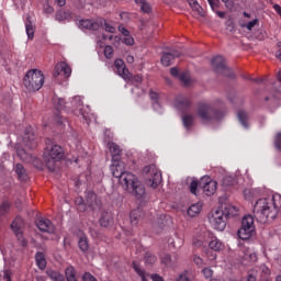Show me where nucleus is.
Instances as JSON below:
<instances>
[{
    "mask_svg": "<svg viewBox=\"0 0 281 281\" xmlns=\"http://www.w3.org/2000/svg\"><path fill=\"white\" fill-rule=\"evenodd\" d=\"M124 169V161L112 160V165L110 166L112 177L119 179L123 190H126V192L133 194L137 201H144V199H146V187H144L137 176H135L133 172L125 171Z\"/></svg>",
    "mask_w": 281,
    "mask_h": 281,
    "instance_id": "obj_1",
    "label": "nucleus"
},
{
    "mask_svg": "<svg viewBox=\"0 0 281 281\" xmlns=\"http://www.w3.org/2000/svg\"><path fill=\"white\" fill-rule=\"evenodd\" d=\"M281 210V194L274 193L269 198L257 200L254 205V216L258 223H271L278 217Z\"/></svg>",
    "mask_w": 281,
    "mask_h": 281,
    "instance_id": "obj_2",
    "label": "nucleus"
},
{
    "mask_svg": "<svg viewBox=\"0 0 281 281\" xmlns=\"http://www.w3.org/2000/svg\"><path fill=\"white\" fill-rule=\"evenodd\" d=\"M236 216H238V209L232 204H225L222 211L217 210L209 215V222L214 229L223 232L227 227V220Z\"/></svg>",
    "mask_w": 281,
    "mask_h": 281,
    "instance_id": "obj_3",
    "label": "nucleus"
},
{
    "mask_svg": "<svg viewBox=\"0 0 281 281\" xmlns=\"http://www.w3.org/2000/svg\"><path fill=\"white\" fill-rule=\"evenodd\" d=\"M227 115L225 110H218L211 104H199L196 110V116L201 120L202 124H212V122H222Z\"/></svg>",
    "mask_w": 281,
    "mask_h": 281,
    "instance_id": "obj_4",
    "label": "nucleus"
},
{
    "mask_svg": "<svg viewBox=\"0 0 281 281\" xmlns=\"http://www.w3.org/2000/svg\"><path fill=\"white\" fill-rule=\"evenodd\" d=\"M45 85V75L38 69L29 70L23 78V86L25 87L29 93H35L40 91Z\"/></svg>",
    "mask_w": 281,
    "mask_h": 281,
    "instance_id": "obj_5",
    "label": "nucleus"
},
{
    "mask_svg": "<svg viewBox=\"0 0 281 281\" xmlns=\"http://www.w3.org/2000/svg\"><path fill=\"white\" fill-rule=\"evenodd\" d=\"M65 157V151L63 150V147L59 145H52L50 148H48L47 151L44 154V161L46 168L54 172L56 170V161H60Z\"/></svg>",
    "mask_w": 281,
    "mask_h": 281,
    "instance_id": "obj_6",
    "label": "nucleus"
},
{
    "mask_svg": "<svg viewBox=\"0 0 281 281\" xmlns=\"http://www.w3.org/2000/svg\"><path fill=\"white\" fill-rule=\"evenodd\" d=\"M256 234V225L254 224V217L248 214L241 218L240 228L237 231V236L241 240H249L251 236Z\"/></svg>",
    "mask_w": 281,
    "mask_h": 281,
    "instance_id": "obj_7",
    "label": "nucleus"
},
{
    "mask_svg": "<svg viewBox=\"0 0 281 281\" xmlns=\"http://www.w3.org/2000/svg\"><path fill=\"white\" fill-rule=\"evenodd\" d=\"M211 65L215 71V74H221L222 76H225L226 78H236V75L234 71L225 65V57L222 55H217L213 57L211 60Z\"/></svg>",
    "mask_w": 281,
    "mask_h": 281,
    "instance_id": "obj_8",
    "label": "nucleus"
},
{
    "mask_svg": "<svg viewBox=\"0 0 281 281\" xmlns=\"http://www.w3.org/2000/svg\"><path fill=\"white\" fill-rule=\"evenodd\" d=\"M143 172L149 175V179L147 180V186L150 188H157L159 183L162 181L161 171L157 169L155 165H149L144 167Z\"/></svg>",
    "mask_w": 281,
    "mask_h": 281,
    "instance_id": "obj_9",
    "label": "nucleus"
},
{
    "mask_svg": "<svg viewBox=\"0 0 281 281\" xmlns=\"http://www.w3.org/2000/svg\"><path fill=\"white\" fill-rule=\"evenodd\" d=\"M23 218L21 216H16L11 223V231L13 232L14 236L18 238L20 245L22 247H27V239L23 236Z\"/></svg>",
    "mask_w": 281,
    "mask_h": 281,
    "instance_id": "obj_10",
    "label": "nucleus"
},
{
    "mask_svg": "<svg viewBox=\"0 0 281 281\" xmlns=\"http://www.w3.org/2000/svg\"><path fill=\"white\" fill-rule=\"evenodd\" d=\"M103 22L104 20H102V18H98L95 20L86 19V20H80L77 23V25L79 30H89L90 32H98L101 23Z\"/></svg>",
    "mask_w": 281,
    "mask_h": 281,
    "instance_id": "obj_11",
    "label": "nucleus"
},
{
    "mask_svg": "<svg viewBox=\"0 0 281 281\" xmlns=\"http://www.w3.org/2000/svg\"><path fill=\"white\" fill-rule=\"evenodd\" d=\"M35 225L37 229H40V232H44V234H54L56 232V226L47 217H38L35 221Z\"/></svg>",
    "mask_w": 281,
    "mask_h": 281,
    "instance_id": "obj_12",
    "label": "nucleus"
},
{
    "mask_svg": "<svg viewBox=\"0 0 281 281\" xmlns=\"http://www.w3.org/2000/svg\"><path fill=\"white\" fill-rule=\"evenodd\" d=\"M200 186L203 188V192L206 196H212L216 192V181L212 180L210 176H205L201 179Z\"/></svg>",
    "mask_w": 281,
    "mask_h": 281,
    "instance_id": "obj_13",
    "label": "nucleus"
},
{
    "mask_svg": "<svg viewBox=\"0 0 281 281\" xmlns=\"http://www.w3.org/2000/svg\"><path fill=\"white\" fill-rule=\"evenodd\" d=\"M54 78H58V76H64V78H71V67L67 61H60L55 66Z\"/></svg>",
    "mask_w": 281,
    "mask_h": 281,
    "instance_id": "obj_14",
    "label": "nucleus"
},
{
    "mask_svg": "<svg viewBox=\"0 0 281 281\" xmlns=\"http://www.w3.org/2000/svg\"><path fill=\"white\" fill-rule=\"evenodd\" d=\"M192 106V101L188 97L179 95L175 101V109L180 113H188Z\"/></svg>",
    "mask_w": 281,
    "mask_h": 281,
    "instance_id": "obj_15",
    "label": "nucleus"
},
{
    "mask_svg": "<svg viewBox=\"0 0 281 281\" xmlns=\"http://www.w3.org/2000/svg\"><path fill=\"white\" fill-rule=\"evenodd\" d=\"M86 203L91 210H100L102 207V201L98 199V194L93 191H88L86 193Z\"/></svg>",
    "mask_w": 281,
    "mask_h": 281,
    "instance_id": "obj_16",
    "label": "nucleus"
},
{
    "mask_svg": "<svg viewBox=\"0 0 281 281\" xmlns=\"http://www.w3.org/2000/svg\"><path fill=\"white\" fill-rule=\"evenodd\" d=\"M179 56H181V52L177 49H171L170 52H164L160 59L161 65H164V67H170L172 65V60H175V58H179Z\"/></svg>",
    "mask_w": 281,
    "mask_h": 281,
    "instance_id": "obj_17",
    "label": "nucleus"
},
{
    "mask_svg": "<svg viewBox=\"0 0 281 281\" xmlns=\"http://www.w3.org/2000/svg\"><path fill=\"white\" fill-rule=\"evenodd\" d=\"M22 142L27 146V148H36V136L34 135L32 127L25 128Z\"/></svg>",
    "mask_w": 281,
    "mask_h": 281,
    "instance_id": "obj_18",
    "label": "nucleus"
},
{
    "mask_svg": "<svg viewBox=\"0 0 281 281\" xmlns=\"http://www.w3.org/2000/svg\"><path fill=\"white\" fill-rule=\"evenodd\" d=\"M99 223H100L101 227H105V228L113 227V225L115 224L113 214L109 213V212H103L101 214Z\"/></svg>",
    "mask_w": 281,
    "mask_h": 281,
    "instance_id": "obj_19",
    "label": "nucleus"
},
{
    "mask_svg": "<svg viewBox=\"0 0 281 281\" xmlns=\"http://www.w3.org/2000/svg\"><path fill=\"white\" fill-rule=\"evenodd\" d=\"M149 98L151 100V105H153L154 111H156V113H159V115H161L164 113V108L159 103V93L150 90Z\"/></svg>",
    "mask_w": 281,
    "mask_h": 281,
    "instance_id": "obj_20",
    "label": "nucleus"
},
{
    "mask_svg": "<svg viewBox=\"0 0 281 281\" xmlns=\"http://www.w3.org/2000/svg\"><path fill=\"white\" fill-rule=\"evenodd\" d=\"M108 146L111 153L112 161L122 160V148H120V145L112 142V143H109Z\"/></svg>",
    "mask_w": 281,
    "mask_h": 281,
    "instance_id": "obj_21",
    "label": "nucleus"
},
{
    "mask_svg": "<svg viewBox=\"0 0 281 281\" xmlns=\"http://www.w3.org/2000/svg\"><path fill=\"white\" fill-rule=\"evenodd\" d=\"M114 67L119 76H122V78H128V68H126V64H124V60L116 59L114 61Z\"/></svg>",
    "mask_w": 281,
    "mask_h": 281,
    "instance_id": "obj_22",
    "label": "nucleus"
},
{
    "mask_svg": "<svg viewBox=\"0 0 281 281\" xmlns=\"http://www.w3.org/2000/svg\"><path fill=\"white\" fill-rule=\"evenodd\" d=\"M35 262L41 271H45V269L47 268V259L45 258V252L37 251L35 254Z\"/></svg>",
    "mask_w": 281,
    "mask_h": 281,
    "instance_id": "obj_23",
    "label": "nucleus"
},
{
    "mask_svg": "<svg viewBox=\"0 0 281 281\" xmlns=\"http://www.w3.org/2000/svg\"><path fill=\"white\" fill-rule=\"evenodd\" d=\"M52 102L56 111H65V109H67V102H65V99L57 97L56 94L53 95Z\"/></svg>",
    "mask_w": 281,
    "mask_h": 281,
    "instance_id": "obj_24",
    "label": "nucleus"
},
{
    "mask_svg": "<svg viewBox=\"0 0 281 281\" xmlns=\"http://www.w3.org/2000/svg\"><path fill=\"white\" fill-rule=\"evenodd\" d=\"M71 19H74V15H71L69 11L59 10L55 14V20L59 23H63V21H71Z\"/></svg>",
    "mask_w": 281,
    "mask_h": 281,
    "instance_id": "obj_25",
    "label": "nucleus"
},
{
    "mask_svg": "<svg viewBox=\"0 0 281 281\" xmlns=\"http://www.w3.org/2000/svg\"><path fill=\"white\" fill-rule=\"evenodd\" d=\"M46 276L52 281H65V274L60 273L59 271H56L54 269H47Z\"/></svg>",
    "mask_w": 281,
    "mask_h": 281,
    "instance_id": "obj_26",
    "label": "nucleus"
},
{
    "mask_svg": "<svg viewBox=\"0 0 281 281\" xmlns=\"http://www.w3.org/2000/svg\"><path fill=\"white\" fill-rule=\"evenodd\" d=\"M25 32L29 41H32L34 38V24L32 23V20H30V16L25 20Z\"/></svg>",
    "mask_w": 281,
    "mask_h": 281,
    "instance_id": "obj_27",
    "label": "nucleus"
},
{
    "mask_svg": "<svg viewBox=\"0 0 281 281\" xmlns=\"http://www.w3.org/2000/svg\"><path fill=\"white\" fill-rule=\"evenodd\" d=\"M78 248L82 254H87L89 251V238L86 235H82L78 239Z\"/></svg>",
    "mask_w": 281,
    "mask_h": 281,
    "instance_id": "obj_28",
    "label": "nucleus"
},
{
    "mask_svg": "<svg viewBox=\"0 0 281 281\" xmlns=\"http://www.w3.org/2000/svg\"><path fill=\"white\" fill-rule=\"evenodd\" d=\"M136 5L140 8V11L144 12V14H150L153 12V8L150 7V3L146 0H134Z\"/></svg>",
    "mask_w": 281,
    "mask_h": 281,
    "instance_id": "obj_29",
    "label": "nucleus"
},
{
    "mask_svg": "<svg viewBox=\"0 0 281 281\" xmlns=\"http://www.w3.org/2000/svg\"><path fill=\"white\" fill-rule=\"evenodd\" d=\"M132 269H134L137 276H139L142 281H148V279L146 278V270L142 269V266H139V263L133 261Z\"/></svg>",
    "mask_w": 281,
    "mask_h": 281,
    "instance_id": "obj_30",
    "label": "nucleus"
},
{
    "mask_svg": "<svg viewBox=\"0 0 281 281\" xmlns=\"http://www.w3.org/2000/svg\"><path fill=\"white\" fill-rule=\"evenodd\" d=\"M15 175H18L20 181H27V173L25 172V167L21 164L15 165Z\"/></svg>",
    "mask_w": 281,
    "mask_h": 281,
    "instance_id": "obj_31",
    "label": "nucleus"
},
{
    "mask_svg": "<svg viewBox=\"0 0 281 281\" xmlns=\"http://www.w3.org/2000/svg\"><path fill=\"white\" fill-rule=\"evenodd\" d=\"M237 117H238V121L239 123L241 124V126H244V128H249V117L247 116V112L240 110L238 113H237Z\"/></svg>",
    "mask_w": 281,
    "mask_h": 281,
    "instance_id": "obj_32",
    "label": "nucleus"
},
{
    "mask_svg": "<svg viewBox=\"0 0 281 281\" xmlns=\"http://www.w3.org/2000/svg\"><path fill=\"white\" fill-rule=\"evenodd\" d=\"M139 218H142V210L136 209V210L131 211L130 221H131L132 225H137V223H139Z\"/></svg>",
    "mask_w": 281,
    "mask_h": 281,
    "instance_id": "obj_33",
    "label": "nucleus"
},
{
    "mask_svg": "<svg viewBox=\"0 0 281 281\" xmlns=\"http://www.w3.org/2000/svg\"><path fill=\"white\" fill-rule=\"evenodd\" d=\"M182 124L187 131H190V128H192V125L194 124V116H192L190 114L183 115Z\"/></svg>",
    "mask_w": 281,
    "mask_h": 281,
    "instance_id": "obj_34",
    "label": "nucleus"
},
{
    "mask_svg": "<svg viewBox=\"0 0 281 281\" xmlns=\"http://www.w3.org/2000/svg\"><path fill=\"white\" fill-rule=\"evenodd\" d=\"M65 277L67 281H78L76 278V268H74V266L66 268Z\"/></svg>",
    "mask_w": 281,
    "mask_h": 281,
    "instance_id": "obj_35",
    "label": "nucleus"
},
{
    "mask_svg": "<svg viewBox=\"0 0 281 281\" xmlns=\"http://www.w3.org/2000/svg\"><path fill=\"white\" fill-rule=\"evenodd\" d=\"M209 247L210 249H212L213 251H221L223 249V241H221L218 238H213L210 243H209Z\"/></svg>",
    "mask_w": 281,
    "mask_h": 281,
    "instance_id": "obj_36",
    "label": "nucleus"
},
{
    "mask_svg": "<svg viewBox=\"0 0 281 281\" xmlns=\"http://www.w3.org/2000/svg\"><path fill=\"white\" fill-rule=\"evenodd\" d=\"M144 261L145 265H149L150 267H153V265L157 262V256L150 251H146L144 255Z\"/></svg>",
    "mask_w": 281,
    "mask_h": 281,
    "instance_id": "obj_37",
    "label": "nucleus"
},
{
    "mask_svg": "<svg viewBox=\"0 0 281 281\" xmlns=\"http://www.w3.org/2000/svg\"><path fill=\"white\" fill-rule=\"evenodd\" d=\"M237 180L234 176H226L222 180V184L224 188H232V186H236Z\"/></svg>",
    "mask_w": 281,
    "mask_h": 281,
    "instance_id": "obj_38",
    "label": "nucleus"
},
{
    "mask_svg": "<svg viewBox=\"0 0 281 281\" xmlns=\"http://www.w3.org/2000/svg\"><path fill=\"white\" fill-rule=\"evenodd\" d=\"M54 122L55 124H57V126H65V124H69V121L65 117H63V115H60V113L56 112L54 115Z\"/></svg>",
    "mask_w": 281,
    "mask_h": 281,
    "instance_id": "obj_39",
    "label": "nucleus"
},
{
    "mask_svg": "<svg viewBox=\"0 0 281 281\" xmlns=\"http://www.w3.org/2000/svg\"><path fill=\"white\" fill-rule=\"evenodd\" d=\"M75 205H77L78 212H87V204L85 203V199H82V196L76 198Z\"/></svg>",
    "mask_w": 281,
    "mask_h": 281,
    "instance_id": "obj_40",
    "label": "nucleus"
},
{
    "mask_svg": "<svg viewBox=\"0 0 281 281\" xmlns=\"http://www.w3.org/2000/svg\"><path fill=\"white\" fill-rule=\"evenodd\" d=\"M102 21L103 22H101L100 27H102V30H104L105 32H109L110 34H115V26L106 22L104 18H102Z\"/></svg>",
    "mask_w": 281,
    "mask_h": 281,
    "instance_id": "obj_41",
    "label": "nucleus"
},
{
    "mask_svg": "<svg viewBox=\"0 0 281 281\" xmlns=\"http://www.w3.org/2000/svg\"><path fill=\"white\" fill-rule=\"evenodd\" d=\"M201 212V204H191L188 209V215L194 217L195 214Z\"/></svg>",
    "mask_w": 281,
    "mask_h": 281,
    "instance_id": "obj_42",
    "label": "nucleus"
},
{
    "mask_svg": "<svg viewBox=\"0 0 281 281\" xmlns=\"http://www.w3.org/2000/svg\"><path fill=\"white\" fill-rule=\"evenodd\" d=\"M16 155H18V157H20V159L22 160V161H30V154H27V151H25V149H23V148H18L16 149Z\"/></svg>",
    "mask_w": 281,
    "mask_h": 281,
    "instance_id": "obj_43",
    "label": "nucleus"
},
{
    "mask_svg": "<svg viewBox=\"0 0 281 281\" xmlns=\"http://www.w3.org/2000/svg\"><path fill=\"white\" fill-rule=\"evenodd\" d=\"M161 263L165 267H172V257L169 254H165L160 257Z\"/></svg>",
    "mask_w": 281,
    "mask_h": 281,
    "instance_id": "obj_44",
    "label": "nucleus"
},
{
    "mask_svg": "<svg viewBox=\"0 0 281 281\" xmlns=\"http://www.w3.org/2000/svg\"><path fill=\"white\" fill-rule=\"evenodd\" d=\"M10 207H12V204L9 201H3L0 204V213L8 214V212H10Z\"/></svg>",
    "mask_w": 281,
    "mask_h": 281,
    "instance_id": "obj_45",
    "label": "nucleus"
},
{
    "mask_svg": "<svg viewBox=\"0 0 281 281\" xmlns=\"http://www.w3.org/2000/svg\"><path fill=\"white\" fill-rule=\"evenodd\" d=\"M82 106V97L77 95L72 98V109H80Z\"/></svg>",
    "mask_w": 281,
    "mask_h": 281,
    "instance_id": "obj_46",
    "label": "nucleus"
},
{
    "mask_svg": "<svg viewBox=\"0 0 281 281\" xmlns=\"http://www.w3.org/2000/svg\"><path fill=\"white\" fill-rule=\"evenodd\" d=\"M258 25V19L249 21L247 24H243L241 27H246L249 32L254 30L255 26Z\"/></svg>",
    "mask_w": 281,
    "mask_h": 281,
    "instance_id": "obj_47",
    "label": "nucleus"
},
{
    "mask_svg": "<svg viewBox=\"0 0 281 281\" xmlns=\"http://www.w3.org/2000/svg\"><path fill=\"white\" fill-rule=\"evenodd\" d=\"M122 43H124V45H135V40L133 38V36H131V33L127 35H124Z\"/></svg>",
    "mask_w": 281,
    "mask_h": 281,
    "instance_id": "obj_48",
    "label": "nucleus"
},
{
    "mask_svg": "<svg viewBox=\"0 0 281 281\" xmlns=\"http://www.w3.org/2000/svg\"><path fill=\"white\" fill-rule=\"evenodd\" d=\"M198 188H199V181H196V180L191 181V183L189 186L191 194L196 195Z\"/></svg>",
    "mask_w": 281,
    "mask_h": 281,
    "instance_id": "obj_49",
    "label": "nucleus"
},
{
    "mask_svg": "<svg viewBox=\"0 0 281 281\" xmlns=\"http://www.w3.org/2000/svg\"><path fill=\"white\" fill-rule=\"evenodd\" d=\"M192 10L193 12H196L199 16H205V11L203 10V7H201V4H195Z\"/></svg>",
    "mask_w": 281,
    "mask_h": 281,
    "instance_id": "obj_50",
    "label": "nucleus"
},
{
    "mask_svg": "<svg viewBox=\"0 0 281 281\" xmlns=\"http://www.w3.org/2000/svg\"><path fill=\"white\" fill-rule=\"evenodd\" d=\"M104 56L105 58H113V46L108 45L104 47Z\"/></svg>",
    "mask_w": 281,
    "mask_h": 281,
    "instance_id": "obj_51",
    "label": "nucleus"
},
{
    "mask_svg": "<svg viewBox=\"0 0 281 281\" xmlns=\"http://www.w3.org/2000/svg\"><path fill=\"white\" fill-rule=\"evenodd\" d=\"M180 82H183V85L186 87H188V85H190V77H188V75H186V72L180 74V76L178 77Z\"/></svg>",
    "mask_w": 281,
    "mask_h": 281,
    "instance_id": "obj_52",
    "label": "nucleus"
},
{
    "mask_svg": "<svg viewBox=\"0 0 281 281\" xmlns=\"http://www.w3.org/2000/svg\"><path fill=\"white\" fill-rule=\"evenodd\" d=\"M82 281H98V279H95L93 277V274H91V272H85L81 277Z\"/></svg>",
    "mask_w": 281,
    "mask_h": 281,
    "instance_id": "obj_53",
    "label": "nucleus"
},
{
    "mask_svg": "<svg viewBox=\"0 0 281 281\" xmlns=\"http://www.w3.org/2000/svg\"><path fill=\"white\" fill-rule=\"evenodd\" d=\"M202 273L206 280H210V278H212V276H214V271L211 268H204L202 270Z\"/></svg>",
    "mask_w": 281,
    "mask_h": 281,
    "instance_id": "obj_54",
    "label": "nucleus"
},
{
    "mask_svg": "<svg viewBox=\"0 0 281 281\" xmlns=\"http://www.w3.org/2000/svg\"><path fill=\"white\" fill-rule=\"evenodd\" d=\"M274 146L277 150H281V132L274 138Z\"/></svg>",
    "mask_w": 281,
    "mask_h": 281,
    "instance_id": "obj_55",
    "label": "nucleus"
},
{
    "mask_svg": "<svg viewBox=\"0 0 281 281\" xmlns=\"http://www.w3.org/2000/svg\"><path fill=\"white\" fill-rule=\"evenodd\" d=\"M79 113H80L83 122H86L87 124H89V122H91V119H89V113H86L85 110L79 109Z\"/></svg>",
    "mask_w": 281,
    "mask_h": 281,
    "instance_id": "obj_56",
    "label": "nucleus"
},
{
    "mask_svg": "<svg viewBox=\"0 0 281 281\" xmlns=\"http://www.w3.org/2000/svg\"><path fill=\"white\" fill-rule=\"evenodd\" d=\"M43 12L45 14H53L54 12V7L49 5V3H45L43 8Z\"/></svg>",
    "mask_w": 281,
    "mask_h": 281,
    "instance_id": "obj_57",
    "label": "nucleus"
},
{
    "mask_svg": "<svg viewBox=\"0 0 281 281\" xmlns=\"http://www.w3.org/2000/svg\"><path fill=\"white\" fill-rule=\"evenodd\" d=\"M119 32H121L123 36H128V34H131V32L124 27V24L119 25Z\"/></svg>",
    "mask_w": 281,
    "mask_h": 281,
    "instance_id": "obj_58",
    "label": "nucleus"
},
{
    "mask_svg": "<svg viewBox=\"0 0 281 281\" xmlns=\"http://www.w3.org/2000/svg\"><path fill=\"white\" fill-rule=\"evenodd\" d=\"M223 3H225V8H227V10H233L234 9V0H222Z\"/></svg>",
    "mask_w": 281,
    "mask_h": 281,
    "instance_id": "obj_59",
    "label": "nucleus"
},
{
    "mask_svg": "<svg viewBox=\"0 0 281 281\" xmlns=\"http://www.w3.org/2000/svg\"><path fill=\"white\" fill-rule=\"evenodd\" d=\"M170 75L173 76V78H179L181 76L179 75V69L177 67L170 69Z\"/></svg>",
    "mask_w": 281,
    "mask_h": 281,
    "instance_id": "obj_60",
    "label": "nucleus"
},
{
    "mask_svg": "<svg viewBox=\"0 0 281 281\" xmlns=\"http://www.w3.org/2000/svg\"><path fill=\"white\" fill-rule=\"evenodd\" d=\"M153 281H165L164 277L159 276L158 273L150 274Z\"/></svg>",
    "mask_w": 281,
    "mask_h": 281,
    "instance_id": "obj_61",
    "label": "nucleus"
},
{
    "mask_svg": "<svg viewBox=\"0 0 281 281\" xmlns=\"http://www.w3.org/2000/svg\"><path fill=\"white\" fill-rule=\"evenodd\" d=\"M209 4L211 5V9L214 10L215 5H218L216 3H218V0H207Z\"/></svg>",
    "mask_w": 281,
    "mask_h": 281,
    "instance_id": "obj_62",
    "label": "nucleus"
},
{
    "mask_svg": "<svg viewBox=\"0 0 281 281\" xmlns=\"http://www.w3.org/2000/svg\"><path fill=\"white\" fill-rule=\"evenodd\" d=\"M177 281H190L187 274H180V277L177 279Z\"/></svg>",
    "mask_w": 281,
    "mask_h": 281,
    "instance_id": "obj_63",
    "label": "nucleus"
},
{
    "mask_svg": "<svg viewBox=\"0 0 281 281\" xmlns=\"http://www.w3.org/2000/svg\"><path fill=\"white\" fill-rule=\"evenodd\" d=\"M3 280H5V281H12V278L10 277V272L4 271Z\"/></svg>",
    "mask_w": 281,
    "mask_h": 281,
    "instance_id": "obj_64",
    "label": "nucleus"
}]
</instances>
